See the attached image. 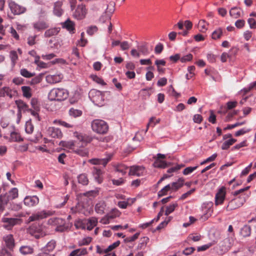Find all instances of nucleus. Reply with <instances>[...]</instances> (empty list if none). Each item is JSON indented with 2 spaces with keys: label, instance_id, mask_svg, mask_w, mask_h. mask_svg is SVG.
<instances>
[{
  "label": "nucleus",
  "instance_id": "ea45409f",
  "mask_svg": "<svg viewBox=\"0 0 256 256\" xmlns=\"http://www.w3.org/2000/svg\"><path fill=\"white\" fill-rule=\"evenodd\" d=\"M236 142V140L234 138H230L225 141L222 146V149L223 150H228L230 146L232 145Z\"/></svg>",
  "mask_w": 256,
  "mask_h": 256
},
{
  "label": "nucleus",
  "instance_id": "052dcab7",
  "mask_svg": "<svg viewBox=\"0 0 256 256\" xmlns=\"http://www.w3.org/2000/svg\"><path fill=\"white\" fill-rule=\"evenodd\" d=\"M50 222L54 224V225H56L58 224H63V220L62 218H50L48 222Z\"/></svg>",
  "mask_w": 256,
  "mask_h": 256
},
{
  "label": "nucleus",
  "instance_id": "a211bd4d",
  "mask_svg": "<svg viewBox=\"0 0 256 256\" xmlns=\"http://www.w3.org/2000/svg\"><path fill=\"white\" fill-rule=\"evenodd\" d=\"M48 134L53 138H61L62 136V134L61 130L54 127H50L48 129Z\"/></svg>",
  "mask_w": 256,
  "mask_h": 256
},
{
  "label": "nucleus",
  "instance_id": "de8ad7c7",
  "mask_svg": "<svg viewBox=\"0 0 256 256\" xmlns=\"http://www.w3.org/2000/svg\"><path fill=\"white\" fill-rule=\"evenodd\" d=\"M34 126L32 125L31 120H28L26 122L25 125V130L27 134H30L34 131Z\"/></svg>",
  "mask_w": 256,
  "mask_h": 256
},
{
  "label": "nucleus",
  "instance_id": "49530a36",
  "mask_svg": "<svg viewBox=\"0 0 256 256\" xmlns=\"http://www.w3.org/2000/svg\"><path fill=\"white\" fill-rule=\"evenodd\" d=\"M153 166L155 168H165L167 166V164L165 161L161 160H156L153 164Z\"/></svg>",
  "mask_w": 256,
  "mask_h": 256
},
{
  "label": "nucleus",
  "instance_id": "8fccbe9b",
  "mask_svg": "<svg viewBox=\"0 0 256 256\" xmlns=\"http://www.w3.org/2000/svg\"><path fill=\"white\" fill-rule=\"evenodd\" d=\"M172 190V188H170V184H168L165 186L159 192H158V196L159 197H162L166 194H167V192L170 190Z\"/></svg>",
  "mask_w": 256,
  "mask_h": 256
},
{
  "label": "nucleus",
  "instance_id": "f8f14e48",
  "mask_svg": "<svg viewBox=\"0 0 256 256\" xmlns=\"http://www.w3.org/2000/svg\"><path fill=\"white\" fill-rule=\"evenodd\" d=\"M39 202V198L36 196H26L24 200V205L28 207H32L37 205Z\"/></svg>",
  "mask_w": 256,
  "mask_h": 256
},
{
  "label": "nucleus",
  "instance_id": "393cba45",
  "mask_svg": "<svg viewBox=\"0 0 256 256\" xmlns=\"http://www.w3.org/2000/svg\"><path fill=\"white\" fill-rule=\"evenodd\" d=\"M184 180L183 178H180L177 182H172L170 184L172 190H177L184 185Z\"/></svg>",
  "mask_w": 256,
  "mask_h": 256
},
{
  "label": "nucleus",
  "instance_id": "6e6d98bb",
  "mask_svg": "<svg viewBox=\"0 0 256 256\" xmlns=\"http://www.w3.org/2000/svg\"><path fill=\"white\" fill-rule=\"evenodd\" d=\"M214 244V242H210L207 244H206L198 246L197 248V250L198 252L204 251L209 248L210 246H212Z\"/></svg>",
  "mask_w": 256,
  "mask_h": 256
},
{
  "label": "nucleus",
  "instance_id": "b1692460",
  "mask_svg": "<svg viewBox=\"0 0 256 256\" xmlns=\"http://www.w3.org/2000/svg\"><path fill=\"white\" fill-rule=\"evenodd\" d=\"M62 2L58 1L54 3V13L58 16H60L63 14V10L62 8Z\"/></svg>",
  "mask_w": 256,
  "mask_h": 256
},
{
  "label": "nucleus",
  "instance_id": "a19ab883",
  "mask_svg": "<svg viewBox=\"0 0 256 256\" xmlns=\"http://www.w3.org/2000/svg\"><path fill=\"white\" fill-rule=\"evenodd\" d=\"M30 104L32 107L34 109V110H32L31 112H34V111L40 110V104L37 98H32V99L31 100Z\"/></svg>",
  "mask_w": 256,
  "mask_h": 256
},
{
  "label": "nucleus",
  "instance_id": "f3484780",
  "mask_svg": "<svg viewBox=\"0 0 256 256\" xmlns=\"http://www.w3.org/2000/svg\"><path fill=\"white\" fill-rule=\"evenodd\" d=\"M6 248L12 251L15 246L14 240L12 234H8L3 238Z\"/></svg>",
  "mask_w": 256,
  "mask_h": 256
},
{
  "label": "nucleus",
  "instance_id": "aec40b11",
  "mask_svg": "<svg viewBox=\"0 0 256 256\" xmlns=\"http://www.w3.org/2000/svg\"><path fill=\"white\" fill-rule=\"evenodd\" d=\"M116 46H120L122 50H126L130 48V44L128 41L121 42L120 40H115L113 39V47Z\"/></svg>",
  "mask_w": 256,
  "mask_h": 256
},
{
  "label": "nucleus",
  "instance_id": "603ef678",
  "mask_svg": "<svg viewBox=\"0 0 256 256\" xmlns=\"http://www.w3.org/2000/svg\"><path fill=\"white\" fill-rule=\"evenodd\" d=\"M20 74L24 77L30 78L34 76V73L28 72L26 68H22L20 71Z\"/></svg>",
  "mask_w": 256,
  "mask_h": 256
},
{
  "label": "nucleus",
  "instance_id": "a18cd8bd",
  "mask_svg": "<svg viewBox=\"0 0 256 256\" xmlns=\"http://www.w3.org/2000/svg\"><path fill=\"white\" fill-rule=\"evenodd\" d=\"M78 178V182L80 184H81L82 185H87L88 184V180L86 174H82L79 175Z\"/></svg>",
  "mask_w": 256,
  "mask_h": 256
},
{
  "label": "nucleus",
  "instance_id": "bb28decb",
  "mask_svg": "<svg viewBox=\"0 0 256 256\" xmlns=\"http://www.w3.org/2000/svg\"><path fill=\"white\" fill-rule=\"evenodd\" d=\"M92 174L96 180L99 184L101 183L102 182V178L100 176L102 174V172L100 169L96 166H94L93 168Z\"/></svg>",
  "mask_w": 256,
  "mask_h": 256
},
{
  "label": "nucleus",
  "instance_id": "4c0bfd02",
  "mask_svg": "<svg viewBox=\"0 0 256 256\" xmlns=\"http://www.w3.org/2000/svg\"><path fill=\"white\" fill-rule=\"evenodd\" d=\"M208 24L204 20H201L198 24V28L202 32H205L208 30Z\"/></svg>",
  "mask_w": 256,
  "mask_h": 256
},
{
  "label": "nucleus",
  "instance_id": "774afa93",
  "mask_svg": "<svg viewBox=\"0 0 256 256\" xmlns=\"http://www.w3.org/2000/svg\"><path fill=\"white\" fill-rule=\"evenodd\" d=\"M0 256H12V254L6 248H3L0 250Z\"/></svg>",
  "mask_w": 256,
  "mask_h": 256
},
{
  "label": "nucleus",
  "instance_id": "412c9836",
  "mask_svg": "<svg viewBox=\"0 0 256 256\" xmlns=\"http://www.w3.org/2000/svg\"><path fill=\"white\" fill-rule=\"evenodd\" d=\"M62 78V74L48 75L46 76V80L50 84H56L60 82Z\"/></svg>",
  "mask_w": 256,
  "mask_h": 256
},
{
  "label": "nucleus",
  "instance_id": "20e7f679",
  "mask_svg": "<svg viewBox=\"0 0 256 256\" xmlns=\"http://www.w3.org/2000/svg\"><path fill=\"white\" fill-rule=\"evenodd\" d=\"M91 128L94 132L100 134H106L108 130V124L100 119L93 120L91 122Z\"/></svg>",
  "mask_w": 256,
  "mask_h": 256
},
{
  "label": "nucleus",
  "instance_id": "864d4df0",
  "mask_svg": "<svg viewBox=\"0 0 256 256\" xmlns=\"http://www.w3.org/2000/svg\"><path fill=\"white\" fill-rule=\"evenodd\" d=\"M90 78L94 82L98 84H100L102 86L106 84L105 82L101 78H100L96 75L92 74L90 76Z\"/></svg>",
  "mask_w": 256,
  "mask_h": 256
},
{
  "label": "nucleus",
  "instance_id": "423d86ee",
  "mask_svg": "<svg viewBox=\"0 0 256 256\" xmlns=\"http://www.w3.org/2000/svg\"><path fill=\"white\" fill-rule=\"evenodd\" d=\"M52 214V212L50 211L42 210L33 214L28 219V222H30L38 220L45 218Z\"/></svg>",
  "mask_w": 256,
  "mask_h": 256
},
{
  "label": "nucleus",
  "instance_id": "4468645a",
  "mask_svg": "<svg viewBox=\"0 0 256 256\" xmlns=\"http://www.w3.org/2000/svg\"><path fill=\"white\" fill-rule=\"evenodd\" d=\"M226 196L225 188H222L220 189L218 192L215 196V204L218 206L221 204L223 203Z\"/></svg>",
  "mask_w": 256,
  "mask_h": 256
},
{
  "label": "nucleus",
  "instance_id": "37998d69",
  "mask_svg": "<svg viewBox=\"0 0 256 256\" xmlns=\"http://www.w3.org/2000/svg\"><path fill=\"white\" fill-rule=\"evenodd\" d=\"M149 241V238L147 236H144L140 240V242L138 246V249L142 250L145 248Z\"/></svg>",
  "mask_w": 256,
  "mask_h": 256
},
{
  "label": "nucleus",
  "instance_id": "72a5a7b5",
  "mask_svg": "<svg viewBox=\"0 0 256 256\" xmlns=\"http://www.w3.org/2000/svg\"><path fill=\"white\" fill-rule=\"evenodd\" d=\"M87 254V250L86 248H78L71 252L69 256H84Z\"/></svg>",
  "mask_w": 256,
  "mask_h": 256
},
{
  "label": "nucleus",
  "instance_id": "2eb2a0df",
  "mask_svg": "<svg viewBox=\"0 0 256 256\" xmlns=\"http://www.w3.org/2000/svg\"><path fill=\"white\" fill-rule=\"evenodd\" d=\"M10 130V140L12 142H22L23 140V138H22L18 130H15L13 126H10L8 128Z\"/></svg>",
  "mask_w": 256,
  "mask_h": 256
},
{
  "label": "nucleus",
  "instance_id": "f03ea898",
  "mask_svg": "<svg viewBox=\"0 0 256 256\" xmlns=\"http://www.w3.org/2000/svg\"><path fill=\"white\" fill-rule=\"evenodd\" d=\"M249 188L248 186L244 188L240 189L235 191L232 193L234 198L229 202L226 210L227 211H231L238 208L243 206L248 198V195L244 192Z\"/></svg>",
  "mask_w": 256,
  "mask_h": 256
},
{
  "label": "nucleus",
  "instance_id": "0e129e2a",
  "mask_svg": "<svg viewBox=\"0 0 256 256\" xmlns=\"http://www.w3.org/2000/svg\"><path fill=\"white\" fill-rule=\"evenodd\" d=\"M112 220V215L109 214L102 218L100 222L103 224H108Z\"/></svg>",
  "mask_w": 256,
  "mask_h": 256
},
{
  "label": "nucleus",
  "instance_id": "338daca9",
  "mask_svg": "<svg viewBox=\"0 0 256 256\" xmlns=\"http://www.w3.org/2000/svg\"><path fill=\"white\" fill-rule=\"evenodd\" d=\"M192 58V55L190 54H189L186 56H182L180 58V60L182 62H186L190 61Z\"/></svg>",
  "mask_w": 256,
  "mask_h": 256
},
{
  "label": "nucleus",
  "instance_id": "9d476101",
  "mask_svg": "<svg viewBox=\"0 0 256 256\" xmlns=\"http://www.w3.org/2000/svg\"><path fill=\"white\" fill-rule=\"evenodd\" d=\"M30 233L36 238H39L46 236V234L43 231L42 226L34 224L30 227Z\"/></svg>",
  "mask_w": 256,
  "mask_h": 256
},
{
  "label": "nucleus",
  "instance_id": "c03bdc74",
  "mask_svg": "<svg viewBox=\"0 0 256 256\" xmlns=\"http://www.w3.org/2000/svg\"><path fill=\"white\" fill-rule=\"evenodd\" d=\"M178 204L176 202L170 204L166 208V210L165 212V215L168 216L172 212L175 208L178 207Z\"/></svg>",
  "mask_w": 256,
  "mask_h": 256
},
{
  "label": "nucleus",
  "instance_id": "e433bc0d",
  "mask_svg": "<svg viewBox=\"0 0 256 256\" xmlns=\"http://www.w3.org/2000/svg\"><path fill=\"white\" fill-rule=\"evenodd\" d=\"M230 14L232 18H237L240 16L241 10L236 7L232 8L230 10Z\"/></svg>",
  "mask_w": 256,
  "mask_h": 256
},
{
  "label": "nucleus",
  "instance_id": "0eeeda50",
  "mask_svg": "<svg viewBox=\"0 0 256 256\" xmlns=\"http://www.w3.org/2000/svg\"><path fill=\"white\" fill-rule=\"evenodd\" d=\"M8 2L11 12L14 14H20L26 12V8L17 4L12 0H8Z\"/></svg>",
  "mask_w": 256,
  "mask_h": 256
},
{
  "label": "nucleus",
  "instance_id": "39448f33",
  "mask_svg": "<svg viewBox=\"0 0 256 256\" xmlns=\"http://www.w3.org/2000/svg\"><path fill=\"white\" fill-rule=\"evenodd\" d=\"M88 96L96 105L98 106L104 105V96L100 91L95 89L91 90L88 93Z\"/></svg>",
  "mask_w": 256,
  "mask_h": 256
},
{
  "label": "nucleus",
  "instance_id": "1a4fd4ad",
  "mask_svg": "<svg viewBox=\"0 0 256 256\" xmlns=\"http://www.w3.org/2000/svg\"><path fill=\"white\" fill-rule=\"evenodd\" d=\"M87 14V10L84 5H78L74 12L73 17L78 20L84 19Z\"/></svg>",
  "mask_w": 256,
  "mask_h": 256
},
{
  "label": "nucleus",
  "instance_id": "a878e982",
  "mask_svg": "<svg viewBox=\"0 0 256 256\" xmlns=\"http://www.w3.org/2000/svg\"><path fill=\"white\" fill-rule=\"evenodd\" d=\"M33 26L34 29L40 31L48 28V24L44 21H38L34 23Z\"/></svg>",
  "mask_w": 256,
  "mask_h": 256
},
{
  "label": "nucleus",
  "instance_id": "cd10ccee",
  "mask_svg": "<svg viewBox=\"0 0 256 256\" xmlns=\"http://www.w3.org/2000/svg\"><path fill=\"white\" fill-rule=\"evenodd\" d=\"M8 198V202L18 197V189L16 188H12L8 194H5Z\"/></svg>",
  "mask_w": 256,
  "mask_h": 256
},
{
  "label": "nucleus",
  "instance_id": "09e8293b",
  "mask_svg": "<svg viewBox=\"0 0 256 256\" xmlns=\"http://www.w3.org/2000/svg\"><path fill=\"white\" fill-rule=\"evenodd\" d=\"M138 48L140 53V52L144 56L148 55L149 54V51L146 44L138 46Z\"/></svg>",
  "mask_w": 256,
  "mask_h": 256
},
{
  "label": "nucleus",
  "instance_id": "c9c22d12",
  "mask_svg": "<svg viewBox=\"0 0 256 256\" xmlns=\"http://www.w3.org/2000/svg\"><path fill=\"white\" fill-rule=\"evenodd\" d=\"M21 89L22 92V95L24 97L30 98L32 96V88L30 86H22Z\"/></svg>",
  "mask_w": 256,
  "mask_h": 256
},
{
  "label": "nucleus",
  "instance_id": "7c9ffc66",
  "mask_svg": "<svg viewBox=\"0 0 256 256\" xmlns=\"http://www.w3.org/2000/svg\"><path fill=\"white\" fill-rule=\"evenodd\" d=\"M16 104L20 112L22 111L26 112L28 109V105L22 100H16Z\"/></svg>",
  "mask_w": 256,
  "mask_h": 256
},
{
  "label": "nucleus",
  "instance_id": "4d7b16f0",
  "mask_svg": "<svg viewBox=\"0 0 256 256\" xmlns=\"http://www.w3.org/2000/svg\"><path fill=\"white\" fill-rule=\"evenodd\" d=\"M197 168H198L197 166H194V167H192V166L187 167L184 170L183 174L184 175H188V174L192 173V172H193L195 170H196Z\"/></svg>",
  "mask_w": 256,
  "mask_h": 256
},
{
  "label": "nucleus",
  "instance_id": "6ab92c4d",
  "mask_svg": "<svg viewBox=\"0 0 256 256\" xmlns=\"http://www.w3.org/2000/svg\"><path fill=\"white\" fill-rule=\"evenodd\" d=\"M111 160V155L104 158H92L88 160V162L94 165H102L104 167L106 166L108 162Z\"/></svg>",
  "mask_w": 256,
  "mask_h": 256
},
{
  "label": "nucleus",
  "instance_id": "dca6fc26",
  "mask_svg": "<svg viewBox=\"0 0 256 256\" xmlns=\"http://www.w3.org/2000/svg\"><path fill=\"white\" fill-rule=\"evenodd\" d=\"M2 222L6 224L4 226L9 228L18 224L20 222V220L17 218H3Z\"/></svg>",
  "mask_w": 256,
  "mask_h": 256
},
{
  "label": "nucleus",
  "instance_id": "f257e3e1",
  "mask_svg": "<svg viewBox=\"0 0 256 256\" xmlns=\"http://www.w3.org/2000/svg\"><path fill=\"white\" fill-rule=\"evenodd\" d=\"M74 137L76 138L77 140L62 141L60 142V145L72 150L80 156H86L88 152L84 147L92 140V138L90 136L77 132L74 133Z\"/></svg>",
  "mask_w": 256,
  "mask_h": 256
},
{
  "label": "nucleus",
  "instance_id": "c756f323",
  "mask_svg": "<svg viewBox=\"0 0 256 256\" xmlns=\"http://www.w3.org/2000/svg\"><path fill=\"white\" fill-rule=\"evenodd\" d=\"M62 27L72 32L74 30V23L68 18L62 24Z\"/></svg>",
  "mask_w": 256,
  "mask_h": 256
},
{
  "label": "nucleus",
  "instance_id": "ddd939ff",
  "mask_svg": "<svg viewBox=\"0 0 256 256\" xmlns=\"http://www.w3.org/2000/svg\"><path fill=\"white\" fill-rule=\"evenodd\" d=\"M144 172V168L143 166H134L130 168L129 175L140 176L143 175Z\"/></svg>",
  "mask_w": 256,
  "mask_h": 256
},
{
  "label": "nucleus",
  "instance_id": "4be33fe9",
  "mask_svg": "<svg viewBox=\"0 0 256 256\" xmlns=\"http://www.w3.org/2000/svg\"><path fill=\"white\" fill-rule=\"evenodd\" d=\"M233 243V240L228 238L221 242L220 244L222 250L228 251L232 246Z\"/></svg>",
  "mask_w": 256,
  "mask_h": 256
},
{
  "label": "nucleus",
  "instance_id": "9b49d317",
  "mask_svg": "<svg viewBox=\"0 0 256 256\" xmlns=\"http://www.w3.org/2000/svg\"><path fill=\"white\" fill-rule=\"evenodd\" d=\"M18 92L16 90H12L9 87L4 86L2 88H0V96H7L10 98L17 96Z\"/></svg>",
  "mask_w": 256,
  "mask_h": 256
},
{
  "label": "nucleus",
  "instance_id": "680f3d73",
  "mask_svg": "<svg viewBox=\"0 0 256 256\" xmlns=\"http://www.w3.org/2000/svg\"><path fill=\"white\" fill-rule=\"evenodd\" d=\"M91 241L92 238L90 237L84 238L79 242V246L88 245L91 242Z\"/></svg>",
  "mask_w": 256,
  "mask_h": 256
},
{
  "label": "nucleus",
  "instance_id": "13d9d810",
  "mask_svg": "<svg viewBox=\"0 0 256 256\" xmlns=\"http://www.w3.org/2000/svg\"><path fill=\"white\" fill-rule=\"evenodd\" d=\"M36 35H34L33 36H29L28 38V44L30 46L35 44L36 43Z\"/></svg>",
  "mask_w": 256,
  "mask_h": 256
},
{
  "label": "nucleus",
  "instance_id": "c85d7f7f",
  "mask_svg": "<svg viewBox=\"0 0 256 256\" xmlns=\"http://www.w3.org/2000/svg\"><path fill=\"white\" fill-rule=\"evenodd\" d=\"M8 197L6 194L0 196V212H3L8 202Z\"/></svg>",
  "mask_w": 256,
  "mask_h": 256
},
{
  "label": "nucleus",
  "instance_id": "69168bd1",
  "mask_svg": "<svg viewBox=\"0 0 256 256\" xmlns=\"http://www.w3.org/2000/svg\"><path fill=\"white\" fill-rule=\"evenodd\" d=\"M248 24L250 25V27L252 29L256 28V21L253 18H249L248 20Z\"/></svg>",
  "mask_w": 256,
  "mask_h": 256
},
{
  "label": "nucleus",
  "instance_id": "5fc2aeb1",
  "mask_svg": "<svg viewBox=\"0 0 256 256\" xmlns=\"http://www.w3.org/2000/svg\"><path fill=\"white\" fill-rule=\"evenodd\" d=\"M10 57L13 66H14L18 59V56L16 51L12 50L10 52Z\"/></svg>",
  "mask_w": 256,
  "mask_h": 256
},
{
  "label": "nucleus",
  "instance_id": "79ce46f5",
  "mask_svg": "<svg viewBox=\"0 0 256 256\" xmlns=\"http://www.w3.org/2000/svg\"><path fill=\"white\" fill-rule=\"evenodd\" d=\"M222 28L216 29L212 34V38L214 40L219 39L222 35Z\"/></svg>",
  "mask_w": 256,
  "mask_h": 256
},
{
  "label": "nucleus",
  "instance_id": "6e6552de",
  "mask_svg": "<svg viewBox=\"0 0 256 256\" xmlns=\"http://www.w3.org/2000/svg\"><path fill=\"white\" fill-rule=\"evenodd\" d=\"M128 167L122 164H117L113 166V174L114 176H124L127 172Z\"/></svg>",
  "mask_w": 256,
  "mask_h": 256
},
{
  "label": "nucleus",
  "instance_id": "58836bf2",
  "mask_svg": "<svg viewBox=\"0 0 256 256\" xmlns=\"http://www.w3.org/2000/svg\"><path fill=\"white\" fill-rule=\"evenodd\" d=\"M20 252L22 254H31L34 252V249L30 246H22L20 248Z\"/></svg>",
  "mask_w": 256,
  "mask_h": 256
},
{
  "label": "nucleus",
  "instance_id": "3c124183",
  "mask_svg": "<svg viewBox=\"0 0 256 256\" xmlns=\"http://www.w3.org/2000/svg\"><path fill=\"white\" fill-rule=\"evenodd\" d=\"M56 246V241L54 240H52L49 242L46 246V251L52 252L55 248Z\"/></svg>",
  "mask_w": 256,
  "mask_h": 256
},
{
  "label": "nucleus",
  "instance_id": "473e14b6",
  "mask_svg": "<svg viewBox=\"0 0 256 256\" xmlns=\"http://www.w3.org/2000/svg\"><path fill=\"white\" fill-rule=\"evenodd\" d=\"M106 204L104 202H100L95 206V210L98 214H102L106 208Z\"/></svg>",
  "mask_w": 256,
  "mask_h": 256
},
{
  "label": "nucleus",
  "instance_id": "e2e57ef3",
  "mask_svg": "<svg viewBox=\"0 0 256 256\" xmlns=\"http://www.w3.org/2000/svg\"><path fill=\"white\" fill-rule=\"evenodd\" d=\"M42 76L40 75H38L32 79L30 84H36L40 83L42 81Z\"/></svg>",
  "mask_w": 256,
  "mask_h": 256
},
{
  "label": "nucleus",
  "instance_id": "2f4dec72",
  "mask_svg": "<svg viewBox=\"0 0 256 256\" xmlns=\"http://www.w3.org/2000/svg\"><path fill=\"white\" fill-rule=\"evenodd\" d=\"M60 32V28H51L46 30L44 34L46 38H50L56 36Z\"/></svg>",
  "mask_w": 256,
  "mask_h": 256
},
{
  "label": "nucleus",
  "instance_id": "5701e85b",
  "mask_svg": "<svg viewBox=\"0 0 256 256\" xmlns=\"http://www.w3.org/2000/svg\"><path fill=\"white\" fill-rule=\"evenodd\" d=\"M98 223V219L94 217H92L88 220H84L85 226L86 228L88 230H92Z\"/></svg>",
  "mask_w": 256,
  "mask_h": 256
},
{
  "label": "nucleus",
  "instance_id": "7ed1b4c3",
  "mask_svg": "<svg viewBox=\"0 0 256 256\" xmlns=\"http://www.w3.org/2000/svg\"><path fill=\"white\" fill-rule=\"evenodd\" d=\"M68 96V92L64 88H54L50 90L48 94L50 100H64Z\"/></svg>",
  "mask_w": 256,
  "mask_h": 256
},
{
  "label": "nucleus",
  "instance_id": "bf43d9fd",
  "mask_svg": "<svg viewBox=\"0 0 256 256\" xmlns=\"http://www.w3.org/2000/svg\"><path fill=\"white\" fill-rule=\"evenodd\" d=\"M195 70V66H190L188 68V70L190 73V78L188 77V74H186V78L188 80H190L194 76V72Z\"/></svg>",
  "mask_w": 256,
  "mask_h": 256
},
{
  "label": "nucleus",
  "instance_id": "f704fd0d",
  "mask_svg": "<svg viewBox=\"0 0 256 256\" xmlns=\"http://www.w3.org/2000/svg\"><path fill=\"white\" fill-rule=\"evenodd\" d=\"M240 234L243 237L249 236L251 234L250 226L248 225L244 226L241 228Z\"/></svg>",
  "mask_w": 256,
  "mask_h": 256
}]
</instances>
